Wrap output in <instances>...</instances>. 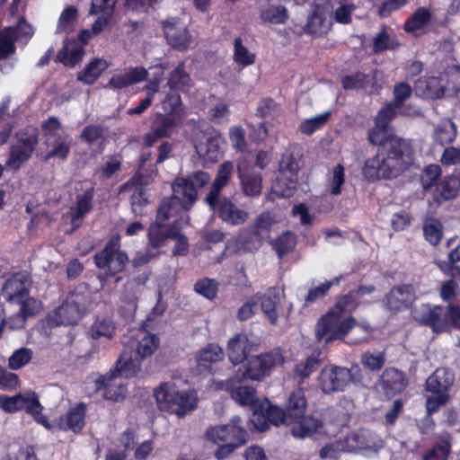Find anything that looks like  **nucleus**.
<instances>
[{
  "label": "nucleus",
  "mask_w": 460,
  "mask_h": 460,
  "mask_svg": "<svg viewBox=\"0 0 460 460\" xmlns=\"http://www.w3.org/2000/svg\"><path fill=\"white\" fill-rule=\"evenodd\" d=\"M450 451V443L447 440H441L423 454L422 460H447Z\"/></svg>",
  "instance_id": "nucleus-57"
},
{
  "label": "nucleus",
  "mask_w": 460,
  "mask_h": 460,
  "mask_svg": "<svg viewBox=\"0 0 460 460\" xmlns=\"http://www.w3.org/2000/svg\"><path fill=\"white\" fill-rule=\"evenodd\" d=\"M412 314L416 321L430 326L435 332H443L449 330L446 308L421 305L415 308Z\"/></svg>",
  "instance_id": "nucleus-14"
},
{
  "label": "nucleus",
  "mask_w": 460,
  "mask_h": 460,
  "mask_svg": "<svg viewBox=\"0 0 460 460\" xmlns=\"http://www.w3.org/2000/svg\"><path fill=\"white\" fill-rule=\"evenodd\" d=\"M119 241L117 236L111 238L104 249L94 256L96 266L110 275L121 272L128 261V255L119 250Z\"/></svg>",
  "instance_id": "nucleus-10"
},
{
  "label": "nucleus",
  "mask_w": 460,
  "mask_h": 460,
  "mask_svg": "<svg viewBox=\"0 0 460 460\" xmlns=\"http://www.w3.org/2000/svg\"><path fill=\"white\" fill-rule=\"evenodd\" d=\"M415 293L411 285H400L393 288L386 296V303L392 310H401L411 305Z\"/></svg>",
  "instance_id": "nucleus-25"
},
{
  "label": "nucleus",
  "mask_w": 460,
  "mask_h": 460,
  "mask_svg": "<svg viewBox=\"0 0 460 460\" xmlns=\"http://www.w3.org/2000/svg\"><path fill=\"white\" fill-rule=\"evenodd\" d=\"M71 139L68 136L54 139L53 142L49 143V150L45 158L47 160L50 158L64 160L69 153Z\"/></svg>",
  "instance_id": "nucleus-50"
},
{
  "label": "nucleus",
  "mask_w": 460,
  "mask_h": 460,
  "mask_svg": "<svg viewBox=\"0 0 460 460\" xmlns=\"http://www.w3.org/2000/svg\"><path fill=\"white\" fill-rule=\"evenodd\" d=\"M291 433L294 437L304 438L310 437L320 428L318 420L310 416L291 419Z\"/></svg>",
  "instance_id": "nucleus-35"
},
{
  "label": "nucleus",
  "mask_w": 460,
  "mask_h": 460,
  "mask_svg": "<svg viewBox=\"0 0 460 460\" xmlns=\"http://www.w3.org/2000/svg\"><path fill=\"white\" fill-rule=\"evenodd\" d=\"M260 17L264 22L282 24L288 20V13L282 5H269L261 10Z\"/></svg>",
  "instance_id": "nucleus-45"
},
{
  "label": "nucleus",
  "mask_w": 460,
  "mask_h": 460,
  "mask_svg": "<svg viewBox=\"0 0 460 460\" xmlns=\"http://www.w3.org/2000/svg\"><path fill=\"white\" fill-rule=\"evenodd\" d=\"M159 346V339L155 334H146L137 342L135 354L142 360L152 356Z\"/></svg>",
  "instance_id": "nucleus-48"
},
{
  "label": "nucleus",
  "mask_w": 460,
  "mask_h": 460,
  "mask_svg": "<svg viewBox=\"0 0 460 460\" xmlns=\"http://www.w3.org/2000/svg\"><path fill=\"white\" fill-rule=\"evenodd\" d=\"M258 303H261V309L271 324L288 323L293 311V305L290 302L283 301L279 290L270 288L264 294H256Z\"/></svg>",
  "instance_id": "nucleus-7"
},
{
  "label": "nucleus",
  "mask_w": 460,
  "mask_h": 460,
  "mask_svg": "<svg viewBox=\"0 0 460 460\" xmlns=\"http://www.w3.org/2000/svg\"><path fill=\"white\" fill-rule=\"evenodd\" d=\"M142 359L132 351L125 350L116 363V367L111 373L115 376L131 378L138 374L141 369Z\"/></svg>",
  "instance_id": "nucleus-27"
},
{
  "label": "nucleus",
  "mask_w": 460,
  "mask_h": 460,
  "mask_svg": "<svg viewBox=\"0 0 460 460\" xmlns=\"http://www.w3.org/2000/svg\"><path fill=\"white\" fill-rule=\"evenodd\" d=\"M29 159V134L26 132L16 134V143L10 148L9 157L4 168L17 171L23 163Z\"/></svg>",
  "instance_id": "nucleus-19"
},
{
  "label": "nucleus",
  "mask_w": 460,
  "mask_h": 460,
  "mask_svg": "<svg viewBox=\"0 0 460 460\" xmlns=\"http://www.w3.org/2000/svg\"><path fill=\"white\" fill-rule=\"evenodd\" d=\"M3 293L7 301L21 304L22 301L29 303V289L26 280L20 274H13L9 278L3 288Z\"/></svg>",
  "instance_id": "nucleus-21"
},
{
  "label": "nucleus",
  "mask_w": 460,
  "mask_h": 460,
  "mask_svg": "<svg viewBox=\"0 0 460 460\" xmlns=\"http://www.w3.org/2000/svg\"><path fill=\"white\" fill-rule=\"evenodd\" d=\"M330 112H324L315 117L305 119L299 126L303 134L311 135L315 130L322 128L329 119Z\"/></svg>",
  "instance_id": "nucleus-59"
},
{
  "label": "nucleus",
  "mask_w": 460,
  "mask_h": 460,
  "mask_svg": "<svg viewBox=\"0 0 460 460\" xmlns=\"http://www.w3.org/2000/svg\"><path fill=\"white\" fill-rule=\"evenodd\" d=\"M238 177L243 192L249 197L259 196L261 192L262 179L260 173L248 169L244 161L237 164Z\"/></svg>",
  "instance_id": "nucleus-22"
},
{
  "label": "nucleus",
  "mask_w": 460,
  "mask_h": 460,
  "mask_svg": "<svg viewBox=\"0 0 460 460\" xmlns=\"http://www.w3.org/2000/svg\"><path fill=\"white\" fill-rule=\"evenodd\" d=\"M225 141L219 135H205L203 140L195 142L196 152L206 162L214 163L223 155Z\"/></svg>",
  "instance_id": "nucleus-18"
},
{
  "label": "nucleus",
  "mask_w": 460,
  "mask_h": 460,
  "mask_svg": "<svg viewBox=\"0 0 460 460\" xmlns=\"http://www.w3.org/2000/svg\"><path fill=\"white\" fill-rule=\"evenodd\" d=\"M283 362L284 357L279 349L252 356L247 358L245 370L239 375L242 376V378L261 381L270 374L274 367L282 365Z\"/></svg>",
  "instance_id": "nucleus-9"
},
{
  "label": "nucleus",
  "mask_w": 460,
  "mask_h": 460,
  "mask_svg": "<svg viewBox=\"0 0 460 460\" xmlns=\"http://www.w3.org/2000/svg\"><path fill=\"white\" fill-rule=\"evenodd\" d=\"M224 358L223 349L217 344H208L196 355V360L201 367H208L210 364L218 362Z\"/></svg>",
  "instance_id": "nucleus-40"
},
{
  "label": "nucleus",
  "mask_w": 460,
  "mask_h": 460,
  "mask_svg": "<svg viewBox=\"0 0 460 460\" xmlns=\"http://www.w3.org/2000/svg\"><path fill=\"white\" fill-rule=\"evenodd\" d=\"M146 279V278L143 281L136 279L126 284L124 293L120 298L121 311L126 318H131L134 315L137 307V299L141 293V287Z\"/></svg>",
  "instance_id": "nucleus-24"
},
{
  "label": "nucleus",
  "mask_w": 460,
  "mask_h": 460,
  "mask_svg": "<svg viewBox=\"0 0 460 460\" xmlns=\"http://www.w3.org/2000/svg\"><path fill=\"white\" fill-rule=\"evenodd\" d=\"M348 453L372 456L383 447L379 436L367 429H358L350 432L345 438Z\"/></svg>",
  "instance_id": "nucleus-11"
},
{
  "label": "nucleus",
  "mask_w": 460,
  "mask_h": 460,
  "mask_svg": "<svg viewBox=\"0 0 460 460\" xmlns=\"http://www.w3.org/2000/svg\"><path fill=\"white\" fill-rule=\"evenodd\" d=\"M455 382L454 374L447 368H437L427 379L426 389L432 394H447Z\"/></svg>",
  "instance_id": "nucleus-26"
},
{
  "label": "nucleus",
  "mask_w": 460,
  "mask_h": 460,
  "mask_svg": "<svg viewBox=\"0 0 460 460\" xmlns=\"http://www.w3.org/2000/svg\"><path fill=\"white\" fill-rule=\"evenodd\" d=\"M153 396L160 411L181 419L198 407L199 397L192 389H180L176 383L168 381L160 384L153 391Z\"/></svg>",
  "instance_id": "nucleus-2"
},
{
  "label": "nucleus",
  "mask_w": 460,
  "mask_h": 460,
  "mask_svg": "<svg viewBox=\"0 0 460 460\" xmlns=\"http://www.w3.org/2000/svg\"><path fill=\"white\" fill-rule=\"evenodd\" d=\"M383 388L388 395L402 392L407 385L404 375L395 368H386L382 374Z\"/></svg>",
  "instance_id": "nucleus-33"
},
{
  "label": "nucleus",
  "mask_w": 460,
  "mask_h": 460,
  "mask_svg": "<svg viewBox=\"0 0 460 460\" xmlns=\"http://www.w3.org/2000/svg\"><path fill=\"white\" fill-rule=\"evenodd\" d=\"M277 224V219L270 213H262L258 216L250 226L252 233V246L249 249H258L263 240L270 237V231Z\"/></svg>",
  "instance_id": "nucleus-20"
},
{
  "label": "nucleus",
  "mask_w": 460,
  "mask_h": 460,
  "mask_svg": "<svg viewBox=\"0 0 460 460\" xmlns=\"http://www.w3.org/2000/svg\"><path fill=\"white\" fill-rule=\"evenodd\" d=\"M92 193L86 192L78 199L77 205L70 210L71 223L76 225V222L87 214L92 208Z\"/></svg>",
  "instance_id": "nucleus-55"
},
{
  "label": "nucleus",
  "mask_w": 460,
  "mask_h": 460,
  "mask_svg": "<svg viewBox=\"0 0 460 460\" xmlns=\"http://www.w3.org/2000/svg\"><path fill=\"white\" fill-rule=\"evenodd\" d=\"M415 92L425 98L438 99L444 95V85L439 77L420 78Z\"/></svg>",
  "instance_id": "nucleus-34"
},
{
  "label": "nucleus",
  "mask_w": 460,
  "mask_h": 460,
  "mask_svg": "<svg viewBox=\"0 0 460 460\" xmlns=\"http://www.w3.org/2000/svg\"><path fill=\"white\" fill-rule=\"evenodd\" d=\"M298 161L291 155L285 154L279 162V172L271 190L279 197H290L296 188Z\"/></svg>",
  "instance_id": "nucleus-8"
},
{
  "label": "nucleus",
  "mask_w": 460,
  "mask_h": 460,
  "mask_svg": "<svg viewBox=\"0 0 460 460\" xmlns=\"http://www.w3.org/2000/svg\"><path fill=\"white\" fill-rule=\"evenodd\" d=\"M341 453H348L344 438L324 445L319 451V456L324 460H336Z\"/></svg>",
  "instance_id": "nucleus-52"
},
{
  "label": "nucleus",
  "mask_w": 460,
  "mask_h": 460,
  "mask_svg": "<svg viewBox=\"0 0 460 460\" xmlns=\"http://www.w3.org/2000/svg\"><path fill=\"white\" fill-rule=\"evenodd\" d=\"M109 66L107 60L103 58H94L92 60L84 71L78 75V79L91 84L106 70Z\"/></svg>",
  "instance_id": "nucleus-41"
},
{
  "label": "nucleus",
  "mask_w": 460,
  "mask_h": 460,
  "mask_svg": "<svg viewBox=\"0 0 460 460\" xmlns=\"http://www.w3.org/2000/svg\"><path fill=\"white\" fill-rule=\"evenodd\" d=\"M0 408L8 413H14L21 410L29 412V393L18 394L13 396L0 394Z\"/></svg>",
  "instance_id": "nucleus-39"
},
{
  "label": "nucleus",
  "mask_w": 460,
  "mask_h": 460,
  "mask_svg": "<svg viewBox=\"0 0 460 460\" xmlns=\"http://www.w3.org/2000/svg\"><path fill=\"white\" fill-rule=\"evenodd\" d=\"M243 379L242 376L236 374L226 381H214L212 388L229 392L231 397L241 405H251L255 402L256 392L252 386L237 385Z\"/></svg>",
  "instance_id": "nucleus-15"
},
{
  "label": "nucleus",
  "mask_w": 460,
  "mask_h": 460,
  "mask_svg": "<svg viewBox=\"0 0 460 460\" xmlns=\"http://www.w3.org/2000/svg\"><path fill=\"white\" fill-rule=\"evenodd\" d=\"M355 9V4L348 0H339L338 6L333 8L332 17L338 23L349 24L351 22V13Z\"/></svg>",
  "instance_id": "nucleus-54"
},
{
  "label": "nucleus",
  "mask_w": 460,
  "mask_h": 460,
  "mask_svg": "<svg viewBox=\"0 0 460 460\" xmlns=\"http://www.w3.org/2000/svg\"><path fill=\"white\" fill-rule=\"evenodd\" d=\"M174 205L169 200H164L157 210L156 221L150 226L148 244L152 249L163 247L168 239L176 236V227L166 229L164 223L169 218Z\"/></svg>",
  "instance_id": "nucleus-12"
},
{
  "label": "nucleus",
  "mask_w": 460,
  "mask_h": 460,
  "mask_svg": "<svg viewBox=\"0 0 460 460\" xmlns=\"http://www.w3.org/2000/svg\"><path fill=\"white\" fill-rule=\"evenodd\" d=\"M146 76L147 71L143 67L131 68L123 74L114 75L109 82V86L112 89H122L145 80Z\"/></svg>",
  "instance_id": "nucleus-31"
},
{
  "label": "nucleus",
  "mask_w": 460,
  "mask_h": 460,
  "mask_svg": "<svg viewBox=\"0 0 460 460\" xmlns=\"http://www.w3.org/2000/svg\"><path fill=\"white\" fill-rule=\"evenodd\" d=\"M440 175L441 169L438 165L431 164L425 167L420 175L422 188L428 190L432 187Z\"/></svg>",
  "instance_id": "nucleus-64"
},
{
  "label": "nucleus",
  "mask_w": 460,
  "mask_h": 460,
  "mask_svg": "<svg viewBox=\"0 0 460 460\" xmlns=\"http://www.w3.org/2000/svg\"><path fill=\"white\" fill-rule=\"evenodd\" d=\"M234 172V165L231 161H225L218 165L217 175L212 182L210 190L205 199L206 203L211 208H215L216 202L218 199L222 189L228 185Z\"/></svg>",
  "instance_id": "nucleus-17"
},
{
  "label": "nucleus",
  "mask_w": 460,
  "mask_h": 460,
  "mask_svg": "<svg viewBox=\"0 0 460 460\" xmlns=\"http://www.w3.org/2000/svg\"><path fill=\"white\" fill-rule=\"evenodd\" d=\"M77 19V10L74 6H68L63 10L58 19L57 31L67 32L72 30Z\"/></svg>",
  "instance_id": "nucleus-60"
},
{
  "label": "nucleus",
  "mask_w": 460,
  "mask_h": 460,
  "mask_svg": "<svg viewBox=\"0 0 460 460\" xmlns=\"http://www.w3.org/2000/svg\"><path fill=\"white\" fill-rule=\"evenodd\" d=\"M31 415L34 420L42 425L45 429L50 430L54 426L50 424L48 418L41 412L43 407L40 403L38 397L35 394L31 393Z\"/></svg>",
  "instance_id": "nucleus-62"
},
{
  "label": "nucleus",
  "mask_w": 460,
  "mask_h": 460,
  "mask_svg": "<svg viewBox=\"0 0 460 460\" xmlns=\"http://www.w3.org/2000/svg\"><path fill=\"white\" fill-rule=\"evenodd\" d=\"M358 299L355 293L350 292L339 299L331 309L349 315L357 308L358 305Z\"/></svg>",
  "instance_id": "nucleus-63"
},
{
  "label": "nucleus",
  "mask_w": 460,
  "mask_h": 460,
  "mask_svg": "<svg viewBox=\"0 0 460 460\" xmlns=\"http://www.w3.org/2000/svg\"><path fill=\"white\" fill-rule=\"evenodd\" d=\"M19 36V29L8 26L0 31V60L6 59L15 52V41Z\"/></svg>",
  "instance_id": "nucleus-37"
},
{
  "label": "nucleus",
  "mask_w": 460,
  "mask_h": 460,
  "mask_svg": "<svg viewBox=\"0 0 460 460\" xmlns=\"http://www.w3.org/2000/svg\"><path fill=\"white\" fill-rule=\"evenodd\" d=\"M84 50L76 41H68L58 52L57 59L66 66H74L81 61Z\"/></svg>",
  "instance_id": "nucleus-38"
},
{
  "label": "nucleus",
  "mask_w": 460,
  "mask_h": 460,
  "mask_svg": "<svg viewBox=\"0 0 460 460\" xmlns=\"http://www.w3.org/2000/svg\"><path fill=\"white\" fill-rule=\"evenodd\" d=\"M456 136V125L449 119L441 121L435 129L434 139L440 145L449 144Z\"/></svg>",
  "instance_id": "nucleus-47"
},
{
  "label": "nucleus",
  "mask_w": 460,
  "mask_h": 460,
  "mask_svg": "<svg viewBox=\"0 0 460 460\" xmlns=\"http://www.w3.org/2000/svg\"><path fill=\"white\" fill-rule=\"evenodd\" d=\"M162 109L165 117L181 122L185 117L181 98L178 93H168L162 102Z\"/></svg>",
  "instance_id": "nucleus-36"
},
{
  "label": "nucleus",
  "mask_w": 460,
  "mask_h": 460,
  "mask_svg": "<svg viewBox=\"0 0 460 460\" xmlns=\"http://www.w3.org/2000/svg\"><path fill=\"white\" fill-rule=\"evenodd\" d=\"M234 60L243 67L251 66L255 61V55L243 45L240 38H236L234 42Z\"/></svg>",
  "instance_id": "nucleus-51"
},
{
  "label": "nucleus",
  "mask_w": 460,
  "mask_h": 460,
  "mask_svg": "<svg viewBox=\"0 0 460 460\" xmlns=\"http://www.w3.org/2000/svg\"><path fill=\"white\" fill-rule=\"evenodd\" d=\"M210 181V175L204 171H197L187 177H179L172 184V197L169 201L179 203L185 210L190 209L198 197V190Z\"/></svg>",
  "instance_id": "nucleus-5"
},
{
  "label": "nucleus",
  "mask_w": 460,
  "mask_h": 460,
  "mask_svg": "<svg viewBox=\"0 0 460 460\" xmlns=\"http://www.w3.org/2000/svg\"><path fill=\"white\" fill-rule=\"evenodd\" d=\"M204 436L208 442L219 446L215 451V457L218 460L226 458L248 440L247 431L241 425L239 416H234L226 424L208 427Z\"/></svg>",
  "instance_id": "nucleus-3"
},
{
  "label": "nucleus",
  "mask_w": 460,
  "mask_h": 460,
  "mask_svg": "<svg viewBox=\"0 0 460 460\" xmlns=\"http://www.w3.org/2000/svg\"><path fill=\"white\" fill-rule=\"evenodd\" d=\"M352 380L351 371L341 367H325L319 376L320 387L325 394L342 391Z\"/></svg>",
  "instance_id": "nucleus-13"
},
{
  "label": "nucleus",
  "mask_w": 460,
  "mask_h": 460,
  "mask_svg": "<svg viewBox=\"0 0 460 460\" xmlns=\"http://www.w3.org/2000/svg\"><path fill=\"white\" fill-rule=\"evenodd\" d=\"M459 190L460 179L454 175L446 177L436 188L438 195L445 200L456 198Z\"/></svg>",
  "instance_id": "nucleus-46"
},
{
  "label": "nucleus",
  "mask_w": 460,
  "mask_h": 460,
  "mask_svg": "<svg viewBox=\"0 0 460 460\" xmlns=\"http://www.w3.org/2000/svg\"><path fill=\"white\" fill-rule=\"evenodd\" d=\"M92 305L91 293L85 288H77L66 297L62 304L49 316L51 325L77 323Z\"/></svg>",
  "instance_id": "nucleus-4"
},
{
  "label": "nucleus",
  "mask_w": 460,
  "mask_h": 460,
  "mask_svg": "<svg viewBox=\"0 0 460 460\" xmlns=\"http://www.w3.org/2000/svg\"><path fill=\"white\" fill-rule=\"evenodd\" d=\"M118 377L115 373H110L97 380L98 384L105 385L104 397L113 402L123 400L127 394L126 386Z\"/></svg>",
  "instance_id": "nucleus-30"
},
{
  "label": "nucleus",
  "mask_w": 460,
  "mask_h": 460,
  "mask_svg": "<svg viewBox=\"0 0 460 460\" xmlns=\"http://www.w3.org/2000/svg\"><path fill=\"white\" fill-rule=\"evenodd\" d=\"M393 138L392 130L389 126L375 121V126L368 132V139L374 145H385L388 146L389 141Z\"/></svg>",
  "instance_id": "nucleus-49"
},
{
  "label": "nucleus",
  "mask_w": 460,
  "mask_h": 460,
  "mask_svg": "<svg viewBox=\"0 0 460 460\" xmlns=\"http://www.w3.org/2000/svg\"><path fill=\"white\" fill-rule=\"evenodd\" d=\"M163 29L169 45L179 50L186 49L191 41L185 24L178 18H168L163 22Z\"/></svg>",
  "instance_id": "nucleus-16"
},
{
  "label": "nucleus",
  "mask_w": 460,
  "mask_h": 460,
  "mask_svg": "<svg viewBox=\"0 0 460 460\" xmlns=\"http://www.w3.org/2000/svg\"><path fill=\"white\" fill-rule=\"evenodd\" d=\"M385 149V154L378 153L366 161L363 167L366 179L394 178L412 164V150L407 141L393 138Z\"/></svg>",
  "instance_id": "nucleus-1"
},
{
  "label": "nucleus",
  "mask_w": 460,
  "mask_h": 460,
  "mask_svg": "<svg viewBox=\"0 0 460 460\" xmlns=\"http://www.w3.org/2000/svg\"><path fill=\"white\" fill-rule=\"evenodd\" d=\"M263 409H265L271 424L279 426L282 423H291V417L288 416V412L286 413L281 408L267 402Z\"/></svg>",
  "instance_id": "nucleus-61"
},
{
  "label": "nucleus",
  "mask_w": 460,
  "mask_h": 460,
  "mask_svg": "<svg viewBox=\"0 0 460 460\" xmlns=\"http://www.w3.org/2000/svg\"><path fill=\"white\" fill-rule=\"evenodd\" d=\"M253 343L246 334L238 333L232 337L227 343V356L234 365L242 363L252 349Z\"/></svg>",
  "instance_id": "nucleus-23"
},
{
  "label": "nucleus",
  "mask_w": 460,
  "mask_h": 460,
  "mask_svg": "<svg viewBox=\"0 0 460 460\" xmlns=\"http://www.w3.org/2000/svg\"><path fill=\"white\" fill-rule=\"evenodd\" d=\"M218 212L223 221L230 225H240L248 218V213L238 208L232 201L227 199L217 200L215 208Z\"/></svg>",
  "instance_id": "nucleus-28"
},
{
  "label": "nucleus",
  "mask_w": 460,
  "mask_h": 460,
  "mask_svg": "<svg viewBox=\"0 0 460 460\" xmlns=\"http://www.w3.org/2000/svg\"><path fill=\"white\" fill-rule=\"evenodd\" d=\"M167 85L171 89L175 90H188L191 85V79L188 73L184 70V64L181 63L172 72L167 81Z\"/></svg>",
  "instance_id": "nucleus-44"
},
{
  "label": "nucleus",
  "mask_w": 460,
  "mask_h": 460,
  "mask_svg": "<svg viewBox=\"0 0 460 460\" xmlns=\"http://www.w3.org/2000/svg\"><path fill=\"white\" fill-rule=\"evenodd\" d=\"M331 28V22L327 20L326 13L319 4L309 15L305 31L312 35L320 36L325 34Z\"/></svg>",
  "instance_id": "nucleus-32"
},
{
  "label": "nucleus",
  "mask_w": 460,
  "mask_h": 460,
  "mask_svg": "<svg viewBox=\"0 0 460 460\" xmlns=\"http://www.w3.org/2000/svg\"><path fill=\"white\" fill-rule=\"evenodd\" d=\"M356 326V319L330 309L315 325V336L318 341L330 342L342 340Z\"/></svg>",
  "instance_id": "nucleus-6"
},
{
  "label": "nucleus",
  "mask_w": 460,
  "mask_h": 460,
  "mask_svg": "<svg viewBox=\"0 0 460 460\" xmlns=\"http://www.w3.org/2000/svg\"><path fill=\"white\" fill-rule=\"evenodd\" d=\"M345 183V169L341 164H336L328 179V186L331 195L338 196L341 193L342 186Z\"/></svg>",
  "instance_id": "nucleus-53"
},
{
  "label": "nucleus",
  "mask_w": 460,
  "mask_h": 460,
  "mask_svg": "<svg viewBox=\"0 0 460 460\" xmlns=\"http://www.w3.org/2000/svg\"><path fill=\"white\" fill-rule=\"evenodd\" d=\"M84 420L85 406L84 403H78L59 418L57 426L60 429H71L75 433H77L84 428Z\"/></svg>",
  "instance_id": "nucleus-29"
},
{
  "label": "nucleus",
  "mask_w": 460,
  "mask_h": 460,
  "mask_svg": "<svg viewBox=\"0 0 460 460\" xmlns=\"http://www.w3.org/2000/svg\"><path fill=\"white\" fill-rule=\"evenodd\" d=\"M431 19V13L428 8L420 7L417 9L413 14L407 20L404 24L406 31L417 33L427 25Z\"/></svg>",
  "instance_id": "nucleus-42"
},
{
  "label": "nucleus",
  "mask_w": 460,
  "mask_h": 460,
  "mask_svg": "<svg viewBox=\"0 0 460 460\" xmlns=\"http://www.w3.org/2000/svg\"><path fill=\"white\" fill-rule=\"evenodd\" d=\"M306 404L304 391L301 388L295 390L290 394L287 405L288 416L291 417V419L302 417L305 411Z\"/></svg>",
  "instance_id": "nucleus-43"
},
{
  "label": "nucleus",
  "mask_w": 460,
  "mask_h": 460,
  "mask_svg": "<svg viewBox=\"0 0 460 460\" xmlns=\"http://www.w3.org/2000/svg\"><path fill=\"white\" fill-rule=\"evenodd\" d=\"M425 238L432 245H437L442 238V225L436 219L427 220L423 226Z\"/></svg>",
  "instance_id": "nucleus-58"
},
{
  "label": "nucleus",
  "mask_w": 460,
  "mask_h": 460,
  "mask_svg": "<svg viewBox=\"0 0 460 460\" xmlns=\"http://www.w3.org/2000/svg\"><path fill=\"white\" fill-rule=\"evenodd\" d=\"M42 131L48 142L67 136L62 128L59 120L54 117L48 119L42 123Z\"/></svg>",
  "instance_id": "nucleus-56"
}]
</instances>
